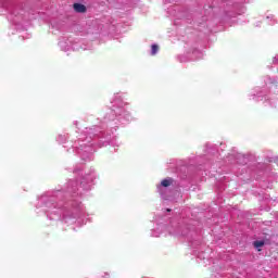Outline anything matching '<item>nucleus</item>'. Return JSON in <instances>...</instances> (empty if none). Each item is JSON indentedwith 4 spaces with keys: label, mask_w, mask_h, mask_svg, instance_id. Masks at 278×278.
Here are the masks:
<instances>
[{
    "label": "nucleus",
    "mask_w": 278,
    "mask_h": 278,
    "mask_svg": "<svg viewBox=\"0 0 278 278\" xmlns=\"http://www.w3.org/2000/svg\"><path fill=\"white\" fill-rule=\"evenodd\" d=\"M74 10L75 12H78V14H84L86 13V5L81 4V3H74Z\"/></svg>",
    "instance_id": "f257e3e1"
},
{
    "label": "nucleus",
    "mask_w": 278,
    "mask_h": 278,
    "mask_svg": "<svg viewBox=\"0 0 278 278\" xmlns=\"http://www.w3.org/2000/svg\"><path fill=\"white\" fill-rule=\"evenodd\" d=\"M172 185H173V178H166L161 181V186H163V188H168V186H172Z\"/></svg>",
    "instance_id": "f03ea898"
},
{
    "label": "nucleus",
    "mask_w": 278,
    "mask_h": 278,
    "mask_svg": "<svg viewBox=\"0 0 278 278\" xmlns=\"http://www.w3.org/2000/svg\"><path fill=\"white\" fill-rule=\"evenodd\" d=\"M159 51H160V46L155 43L151 46V55H156Z\"/></svg>",
    "instance_id": "7ed1b4c3"
},
{
    "label": "nucleus",
    "mask_w": 278,
    "mask_h": 278,
    "mask_svg": "<svg viewBox=\"0 0 278 278\" xmlns=\"http://www.w3.org/2000/svg\"><path fill=\"white\" fill-rule=\"evenodd\" d=\"M255 249H262L264 247V241H254Z\"/></svg>",
    "instance_id": "20e7f679"
}]
</instances>
